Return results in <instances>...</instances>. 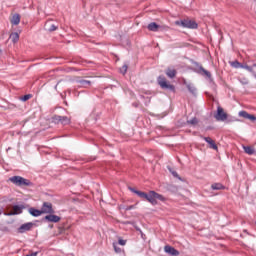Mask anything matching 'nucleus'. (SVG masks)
I'll use <instances>...</instances> for the list:
<instances>
[{"label":"nucleus","instance_id":"ddd939ff","mask_svg":"<svg viewBox=\"0 0 256 256\" xmlns=\"http://www.w3.org/2000/svg\"><path fill=\"white\" fill-rule=\"evenodd\" d=\"M28 213H30V215H32V217H40V215H43V210H39V209L31 207L28 209Z\"/></svg>","mask_w":256,"mask_h":256},{"label":"nucleus","instance_id":"bb28decb","mask_svg":"<svg viewBox=\"0 0 256 256\" xmlns=\"http://www.w3.org/2000/svg\"><path fill=\"white\" fill-rule=\"evenodd\" d=\"M169 171L171 173V175H173V177H175L176 179H181V177H179V174L177 173V171L169 168Z\"/></svg>","mask_w":256,"mask_h":256},{"label":"nucleus","instance_id":"2f4dec72","mask_svg":"<svg viewBox=\"0 0 256 256\" xmlns=\"http://www.w3.org/2000/svg\"><path fill=\"white\" fill-rule=\"evenodd\" d=\"M113 247H114V251H115L116 253H121V248H120V247H117L116 244H113Z\"/></svg>","mask_w":256,"mask_h":256},{"label":"nucleus","instance_id":"f8f14e48","mask_svg":"<svg viewBox=\"0 0 256 256\" xmlns=\"http://www.w3.org/2000/svg\"><path fill=\"white\" fill-rule=\"evenodd\" d=\"M164 251L165 253H168V255H172V256H177L179 255V250L175 249L174 247L172 246H169V245H166L164 247Z\"/></svg>","mask_w":256,"mask_h":256},{"label":"nucleus","instance_id":"aec40b11","mask_svg":"<svg viewBox=\"0 0 256 256\" xmlns=\"http://www.w3.org/2000/svg\"><path fill=\"white\" fill-rule=\"evenodd\" d=\"M76 83H78V87H88L91 85V81L83 79L77 80Z\"/></svg>","mask_w":256,"mask_h":256},{"label":"nucleus","instance_id":"2eb2a0df","mask_svg":"<svg viewBox=\"0 0 256 256\" xmlns=\"http://www.w3.org/2000/svg\"><path fill=\"white\" fill-rule=\"evenodd\" d=\"M45 29H47L49 31V33H53V31H57L59 29V27L56 26L55 24H51V22L48 21L45 24Z\"/></svg>","mask_w":256,"mask_h":256},{"label":"nucleus","instance_id":"cd10ccee","mask_svg":"<svg viewBox=\"0 0 256 256\" xmlns=\"http://www.w3.org/2000/svg\"><path fill=\"white\" fill-rule=\"evenodd\" d=\"M247 115H249V113L245 110L239 112V117H243V119H247Z\"/></svg>","mask_w":256,"mask_h":256},{"label":"nucleus","instance_id":"6ab92c4d","mask_svg":"<svg viewBox=\"0 0 256 256\" xmlns=\"http://www.w3.org/2000/svg\"><path fill=\"white\" fill-rule=\"evenodd\" d=\"M19 23H21V15L19 14H14L12 16V19H11V24L12 25H19Z\"/></svg>","mask_w":256,"mask_h":256},{"label":"nucleus","instance_id":"f3484780","mask_svg":"<svg viewBox=\"0 0 256 256\" xmlns=\"http://www.w3.org/2000/svg\"><path fill=\"white\" fill-rule=\"evenodd\" d=\"M166 75H167V77H169V79H175V77L177 76V70L167 68Z\"/></svg>","mask_w":256,"mask_h":256},{"label":"nucleus","instance_id":"dca6fc26","mask_svg":"<svg viewBox=\"0 0 256 256\" xmlns=\"http://www.w3.org/2000/svg\"><path fill=\"white\" fill-rule=\"evenodd\" d=\"M202 139H204V141L210 145V149L217 150V144H215V141L211 139V137H202Z\"/></svg>","mask_w":256,"mask_h":256},{"label":"nucleus","instance_id":"6e6552de","mask_svg":"<svg viewBox=\"0 0 256 256\" xmlns=\"http://www.w3.org/2000/svg\"><path fill=\"white\" fill-rule=\"evenodd\" d=\"M28 205L26 204H20V205H14L13 206V211L6 213V215H8V217H11L13 215H21V213H23V209H27Z\"/></svg>","mask_w":256,"mask_h":256},{"label":"nucleus","instance_id":"ea45409f","mask_svg":"<svg viewBox=\"0 0 256 256\" xmlns=\"http://www.w3.org/2000/svg\"><path fill=\"white\" fill-rule=\"evenodd\" d=\"M0 53H1V48H0Z\"/></svg>","mask_w":256,"mask_h":256},{"label":"nucleus","instance_id":"423d86ee","mask_svg":"<svg viewBox=\"0 0 256 256\" xmlns=\"http://www.w3.org/2000/svg\"><path fill=\"white\" fill-rule=\"evenodd\" d=\"M195 68L194 72L197 73L198 75H202V77H206V79H209V81H213V77L211 76V72L208 70H205L203 68V65L199 64L198 62H194Z\"/></svg>","mask_w":256,"mask_h":256},{"label":"nucleus","instance_id":"0eeeda50","mask_svg":"<svg viewBox=\"0 0 256 256\" xmlns=\"http://www.w3.org/2000/svg\"><path fill=\"white\" fill-rule=\"evenodd\" d=\"M52 123H55L56 125H70L71 124V118L67 116H60V115H54L52 117Z\"/></svg>","mask_w":256,"mask_h":256},{"label":"nucleus","instance_id":"9b49d317","mask_svg":"<svg viewBox=\"0 0 256 256\" xmlns=\"http://www.w3.org/2000/svg\"><path fill=\"white\" fill-rule=\"evenodd\" d=\"M33 227H35V223L33 222H27L25 224H22L19 228H18V233H26V231H31V229H33Z\"/></svg>","mask_w":256,"mask_h":256},{"label":"nucleus","instance_id":"b1692460","mask_svg":"<svg viewBox=\"0 0 256 256\" xmlns=\"http://www.w3.org/2000/svg\"><path fill=\"white\" fill-rule=\"evenodd\" d=\"M243 63H240L239 61L235 60L230 62L231 67H234V69H241V65Z\"/></svg>","mask_w":256,"mask_h":256},{"label":"nucleus","instance_id":"4468645a","mask_svg":"<svg viewBox=\"0 0 256 256\" xmlns=\"http://www.w3.org/2000/svg\"><path fill=\"white\" fill-rule=\"evenodd\" d=\"M147 29L148 31H153L154 33H156V31H159V29H161V26L156 22H152L148 24Z\"/></svg>","mask_w":256,"mask_h":256},{"label":"nucleus","instance_id":"7ed1b4c3","mask_svg":"<svg viewBox=\"0 0 256 256\" xmlns=\"http://www.w3.org/2000/svg\"><path fill=\"white\" fill-rule=\"evenodd\" d=\"M216 121H227V123H232L233 121H237L236 118H228L227 113L223 109V107L218 106L217 112L215 114Z\"/></svg>","mask_w":256,"mask_h":256},{"label":"nucleus","instance_id":"20e7f679","mask_svg":"<svg viewBox=\"0 0 256 256\" xmlns=\"http://www.w3.org/2000/svg\"><path fill=\"white\" fill-rule=\"evenodd\" d=\"M175 25H178L179 27H184V29H198L199 24L195 22V20H178L175 22Z\"/></svg>","mask_w":256,"mask_h":256},{"label":"nucleus","instance_id":"1a4fd4ad","mask_svg":"<svg viewBox=\"0 0 256 256\" xmlns=\"http://www.w3.org/2000/svg\"><path fill=\"white\" fill-rule=\"evenodd\" d=\"M42 213H48V214H53L55 213V210L53 209V204L51 202H44L42 204L41 208Z\"/></svg>","mask_w":256,"mask_h":256},{"label":"nucleus","instance_id":"7c9ffc66","mask_svg":"<svg viewBox=\"0 0 256 256\" xmlns=\"http://www.w3.org/2000/svg\"><path fill=\"white\" fill-rule=\"evenodd\" d=\"M118 243H119V245L125 246V245H127V240L119 238Z\"/></svg>","mask_w":256,"mask_h":256},{"label":"nucleus","instance_id":"4c0bfd02","mask_svg":"<svg viewBox=\"0 0 256 256\" xmlns=\"http://www.w3.org/2000/svg\"><path fill=\"white\" fill-rule=\"evenodd\" d=\"M57 85H59V82L57 83ZM57 85L55 86V89H57Z\"/></svg>","mask_w":256,"mask_h":256},{"label":"nucleus","instance_id":"a878e982","mask_svg":"<svg viewBox=\"0 0 256 256\" xmlns=\"http://www.w3.org/2000/svg\"><path fill=\"white\" fill-rule=\"evenodd\" d=\"M127 69H129V67L127 66V64H124L121 68H120V73H122V75H125L127 73Z\"/></svg>","mask_w":256,"mask_h":256},{"label":"nucleus","instance_id":"9d476101","mask_svg":"<svg viewBox=\"0 0 256 256\" xmlns=\"http://www.w3.org/2000/svg\"><path fill=\"white\" fill-rule=\"evenodd\" d=\"M42 221H47V223H59V221H61V217L52 213V214L46 215L42 219Z\"/></svg>","mask_w":256,"mask_h":256},{"label":"nucleus","instance_id":"c85d7f7f","mask_svg":"<svg viewBox=\"0 0 256 256\" xmlns=\"http://www.w3.org/2000/svg\"><path fill=\"white\" fill-rule=\"evenodd\" d=\"M58 230H59L60 234H63V233H65L67 228H65V224H61L60 226H58Z\"/></svg>","mask_w":256,"mask_h":256},{"label":"nucleus","instance_id":"e433bc0d","mask_svg":"<svg viewBox=\"0 0 256 256\" xmlns=\"http://www.w3.org/2000/svg\"><path fill=\"white\" fill-rule=\"evenodd\" d=\"M253 67H256V63H254V64L252 65V69H253Z\"/></svg>","mask_w":256,"mask_h":256},{"label":"nucleus","instance_id":"5701e85b","mask_svg":"<svg viewBox=\"0 0 256 256\" xmlns=\"http://www.w3.org/2000/svg\"><path fill=\"white\" fill-rule=\"evenodd\" d=\"M10 39L13 43H17L19 41V33L14 32L10 35Z\"/></svg>","mask_w":256,"mask_h":256},{"label":"nucleus","instance_id":"c756f323","mask_svg":"<svg viewBox=\"0 0 256 256\" xmlns=\"http://www.w3.org/2000/svg\"><path fill=\"white\" fill-rule=\"evenodd\" d=\"M32 95L31 94H26L21 97V101H29L31 99Z\"/></svg>","mask_w":256,"mask_h":256},{"label":"nucleus","instance_id":"4be33fe9","mask_svg":"<svg viewBox=\"0 0 256 256\" xmlns=\"http://www.w3.org/2000/svg\"><path fill=\"white\" fill-rule=\"evenodd\" d=\"M187 89L192 93V95H197V88L193 84H187Z\"/></svg>","mask_w":256,"mask_h":256},{"label":"nucleus","instance_id":"473e14b6","mask_svg":"<svg viewBox=\"0 0 256 256\" xmlns=\"http://www.w3.org/2000/svg\"><path fill=\"white\" fill-rule=\"evenodd\" d=\"M131 209H135V206L130 205L125 208V211H131Z\"/></svg>","mask_w":256,"mask_h":256},{"label":"nucleus","instance_id":"c9c22d12","mask_svg":"<svg viewBox=\"0 0 256 256\" xmlns=\"http://www.w3.org/2000/svg\"><path fill=\"white\" fill-rule=\"evenodd\" d=\"M251 118V114H247V116H246V119H250Z\"/></svg>","mask_w":256,"mask_h":256},{"label":"nucleus","instance_id":"f257e3e1","mask_svg":"<svg viewBox=\"0 0 256 256\" xmlns=\"http://www.w3.org/2000/svg\"><path fill=\"white\" fill-rule=\"evenodd\" d=\"M128 189L129 191H131V193H135V195L139 196L140 199H145L146 201H148V203H151V205H157L158 203L157 200L162 202L167 201V198H165V196L153 190L147 193V192L139 191L133 187H129Z\"/></svg>","mask_w":256,"mask_h":256},{"label":"nucleus","instance_id":"412c9836","mask_svg":"<svg viewBox=\"0 0 256 256\" xmlns=\"http://www.w3.org/2000/svg\"><path fill=\"white\" fill-rule=\"evenodd\" d=\"M244 153H247V155H255V148L252 146H243Z\"/></svg>","mask_w":256,"mask_h":256},{"label":"nucleus","instance_id":"a211bd4d","mask_svg":"<svg viewBox=\"0 0 256 256\" xmlns=\"http://www.w3.org/2000/svg\"><path fill=\"white\" fill-rule=\"evenodd\" d=\"M212 191H223L225 190V185L221 183H214L211 185Z\"/></svg>","mask_w":256,"mask_h":256},{"label":"nucleus","instance_id":"f03ea898","mask_svg":"<svg viewBox=\"0 0 256 256\" xmlns=\"http://www.w3.org/2000/svg\"><path fill=\"white\" fill-rule=\"evenodd\" d=\"M8 181L13 183V185H17V187H31L33 185V182L21 176H12L8 179Z\"/></svg>","mask_w":256,"mask_h":256},{"label":"nucleus","instance_id":"72a5a7b5","mask_svg":"<svg viewBox=\"0 0 256 256\" xmlns=\"http://www.w3.org/2000/svg\"><path fill=\"white\" fill-rule=\"evenodd\" d=\"M250 121H256V116L251 114L250 118H249Z\"/></svg>","mask_w":256,"mask_h":256},{"label":"nucleus","instance_id":"f704fd0d","mask_svg":"<svg viewBox=\"0 0 256 256\" xmlns=\"http://www.w3.org/2000/svg\"><path fill=\"white\" fill-rule=\"evenodd\" d=\"M132 105H133V107H139V103H137V102H134Z\"/></svg>","mask_w":256,"mask_h":256},{"label":"nucleus","instance_id":"58836bf2","mask_svg":"<svg viewBox=\"0 0 256 256\" xmlns=\"http://www.w3.org/2000/svg\"><path fill=\"white\" fill-rule=\"evenodd\" d=\"M1 213H2V212H1V210H0V215H1Z\"/></svg>","mask_w":256,"mask_h":256},{"label":"nucleus","instance_id":"393cba45","mask_svg":"<svg viewBox=\"0 0 256 256\" xmlns=\"http://www.w3.org/2000/svg\"><path fill=\"white\" fill-rule=\"evenodd\" d=\"M187 123L188 125H197V123H199V120L196 117H194L191 120H188Z\"/></svg>","mask_w":256,"mask_h":256},{"label":"nucleus","instance_id":"39448f33","mask_svg":"<svg viewBox=\"0 0 256 256\" xmlns=\"http://www.w3.org/2000/svg\"><path fill=\"white\" fill-rule=\"evenodd\" d=\"M157 83L161 87V89H164L166 91H172V93H175V85L168 83L167 78H165V76H159L157 78Z\"/></svg>","mask_w":256,"mask_h":256}]
</instances>
